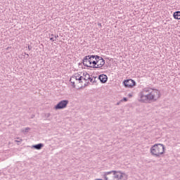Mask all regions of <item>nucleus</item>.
Returning <instances> with one entry per match:
<instances>
[{
	"instance_id": "23",
	"label": "nucleus",
	"mask_w": 180,
	"mask_h": 180,
	"mask_svg": "<svg viewBox=\"0 0 180 180\" xmlns=\"http://www.w3.org/2000/svg\"><path fill=\"white\" fill-rule=\"evenodd\" d=\"M28 49L32 50V47L30 46H28Z\"/></svg>"
},
{
	"instance_id": "17",
	"label": "nucleus",
	"mask_w": 180,
	"mask_h": 180,
	"mask_svg": "<svg viewBox=\"0 0 180 180\" xmlns=\"http://www.w3.org/2000/svg\"><path fill=\"white\" fill-rule=\"evenodd\" d=\"M17 139H18V140H15V143H22V139H19V138H17Z\"/></svg>"
},
{
	"instance_id": "1",
	"label": "nucleus",
	"mask_w": 180,
	"mask_h": 180,
	"mask_svg": "<svg viewBox=\"0 0 180 180\" xmlns=\"http://www.w3.org/2000/svg\"><path fill=\"white\" fill-rule=\"evenodd\" d=\"M160 98H161V92L152 88H145L139 94V101L141 103L157 102Z\"/></svg>"
},
{
	"instance_id": "14",
	"label": "nucleus",
	"mask_w": 180,
	"mask_h": 180,
	"mask_svg": "<svg viewBox=\"0 0 180 180\" xmlns=\"http://www.w3.org/2000/svg\"><path fill=\"white\" fill-rule=\"evenodd\" d=\"M173 17L174 19H177V20H180V11H176L173 14Z\"/></svg>"
},
{
	"instance_id": "15",
	"label": "nucleus",
	"mask_w": 180,
	"mask_h": 180,
	"mask_svg": "<svg viewBox=\"0 0 180 180\" xmlns=\"http://www.w3.org/2000/svg\"><path fill=\"white\" fill-rule=\"evenodd\" d=\"M54 34H51V37H50V40H51V41H56V39L54 38Z\"/></svg>"
},
{
	"instance_id": "12",
	"label": "nucleus",
	"mask_w": 180,
	"mask_h": 180,
	"mask_svg": "<svg viewBox=\"0 0 180 180\" xmlns=\"http://www.w3.org/2000/svg\"><path fill=\"white\" fill-rule=\"evenodd\" d=\"M73 75L76 77V79L78 84H81V82H82V79L84 78V77L81 76V75H79V73H75Z\"/></svg>"
},
{
	"instance_id": "6",
	"label": "nucleus",
	"mask_w": 180,
	"mask_h": 180,
	"mask_svg": "<svg viewBox=\"0 0 180 180\" xmlns=\"http://www.w3.org/2000/svg\"><path fill=\"white\" fill-rule=\"evenodd\" d=\"M70 101H68V100L60 101L56 105H55V109L56 110L60 109H65V108H67V105H68Z\"/></svg>"
},
{
	"instance_id": "5",
	"label": "nucleus",
	"mask_w": 180,
	"mask_h": 180,
	"mask_svg": "<svg viewBox=\"0 0 180 180\" xmlns=\"http://www.w3.org/2000/svg\"><path fill=\"white\" fill-rule=\"evenodd\" d=\"M95 63H96V68H102V67L105 65V60H103V58L99 56H96Z\"/></svg>"
},
{
	"instance_id": "3",
	"label": "nucleus",
	"mask_w": 180,
	"mask_h": 180,
	"mask_svg": "<svg viewBox=\"0 0 180 180\" xmlns=\"http://www.w3.org/2000/svg\"><path fill=\"white\" fill-rule=\"evenodd\" d=\"M96 56L91 55L86 56L83 59V64L85 67H89L90 68H96V62H95V58Z\"/></svg>"
},
{
	"instance_id": "20",
	"label": "nucleus",
	"mask_w": 180,
	"mask_h": 180,
	"mask_svg": "<svg viewBox=\"0 0 180 180\" xmlns=\"http://www.w3.org/2000/svg\"><path fill=\"white\" fill-rule=\"evenodd\" d=\"M123 101H124V102H127V98H124Z\"/></svg>"
},
{
	"instance_id": "22",
	"label": "nucleus",
	"mask_w": 180,
	"mask_h": 180,
	"mask_svg": "<svg viewBox=\"0 0 180 180\" xmlns=\"http://www.w3.org/2000/svg\"><path fill=\"white\" fill-rule=\"evenodd\" d=\"M98 26H101H101H102V24H101V22H98Z\"/></svg>"
},
{
	"instance_id": "18",
	"label": "nucleus",
	"mask_w": 180,
	"mask_h": 180,
	"mask_svg": "<svg viewBox=\"0 0 180 180\" xmlns=\"http://www.w3.org/2000/svg\"><path fill=\"white\" fill-rule=\"evenodd\" d=\"M28 130H30V128L27 127V128H25V131H25V132H26V131H27Z\"/></svg>"
},
{
	"instance_id": "16",
	"label": "nucleus",
	"mask_w": 180,
	"mask_h": 180,
	"mask_svg": "<svg viewBox=\"0 0 180 180\" xmlns=\"http://www.w3.org/2000/svg\"><path fill=\"white\" fill-rule=\"evenodd\" d=\"M45 116L47 119H49V117H50V116H51V114L50 112H48V113L45 114Z\"/></svg>"
},
{
	"instance_id": "2",
	"label": "nucleus",
	"mask_w": 180,
	"mask_h": 180,
	"mask_svg": "<svg viewBox=\"0 0 180 180\" xmlns=\"http://www.w3.org/2000/svg\"><path fill=\"white\" fill-rule=\"evenodd\" d=\"M165 153V146L164 144L158 143L155 144L153 146L150 148V154L154 157L160 158L162 154Z\"/></svg>"
},
{
	"instance_id": "4",
	"label": "nucleus",
	"mask_w": 180,
	"mask_h": 180,
	"mask_svg": "<svg viewBox=\"0 0 180 180\" xmlns=\"http://www.w3.org/2000/svg\"><path fill=\"white\" fill-rule=\"evenodd\" d=\"M114 174V179L117 180H127V175L124 173H122L120 171H115L113 172Z\"/></svg>"
},
{
	"instance_id": "13",
	"label": "nucleus",
	"mask_w": 180,
	"mask_h": 180,
	"mask_svg": "<svg viewBox=\"0 0 180 180\" xmlns=\"http://www.w3.org/2000/svg\"><path fill=\"white\" fill-rule=\"evenodd\" d=\"M43 147H44V144H43V143H38L37 145L32 146V148H35V150H41V148H43Z\"/></svg>"
},
{
	"instance_id": "25",
	"label": "nucleus",
	"mask_w": 180,
	"mask_h": 180,
	"mask_svg": "<svg viewBox=\"0 0 180 180\" xmlns=\"http://www.w3.org/2000/svg\"><path fill=\"white\" fill-rule=\"evenodd\" d=\"M27 57H29V54H27Z\"/></svg>"
},
{
	"instance_id": "21",
	"label": "nucleus",
	"mask_w": 180,
	"mask_h": 180,
	"mask_svg": "<svg viewBox=\"0 0 180 180\" xmlns=\"http://www.w3.org/2000/svg\"><path fill=\"white\" fill-rule=\"evenodd\" d=\"M57 37H58V35H55V36H54L55 40H56V39H57Z\"/></svg>"
},
{
	"instance_id": "24",
	"label": "nucleus",
	"mask_w": 180,
	"mask_h": 180,
	"mask_svg": "<svg viewBox=\"0 0 180 180\" xmlns=\"http://www.w3.org/2000/svg\"><path fill=\"white\" fill-rule=\"evenodd\" d=\"M9 49H11V48H10V47H8V48H7V50H9Z\"/></svg>"
},
{
	"instance_id": "8",
	"label": "nucleus",
	"mask_w": 180,
	"mask_h": 180,
	"mask_svg": "<svg viewBox=\"0 0 180 180\" xmlns=\"http://www.w3.org/2000/svg\"><path fill=\"white\" fill-rule=\"evenodd\" d=\"M125 88H133L136 86V82L133 79H127L123 82Z\"/></svg>"
},
{
	"instance_id": "7",
	"label": "nucleus",
	"mask_w": 180,
	"mask_h": 180,
	"mask_svg": "<svg viewBox=\"0 0 180 180\" xmlns=\"http://www.w3.org/2000/svg\"><path fill=\"white\" fill-rule=\"evenodd\" d=\"M115 170L110 172H105L103 174V178L105 180H115Z\"/></svg>"
},
{
	"instance_id": "19",
	"label": "nucleus",
	"mask_w": 180,
	"mask_h": 180,
	"mask_svg": "<svg viewBox=\"0 0 180 180\" xmlns=\"http://www.w3.org/2000/svg\"><path fill=\"white\" fill-rule=\"evenodd\" d=\"M91 82H96V77H95Z\"/></svg>"
},
{
	"instance_id": "11",
	"label": "nucleus",
	"mask_w": 180,
	"mask_h": 180,
	"mask_svg": "<svg viewBox=\"0 0 180 180\" xmlns=\"http://www.w3.org/2000/svg\"><path fill=\"white\" fill-rule=\"evenodd\" d=\"M83 75L84 77L82 78V81H88V79H89L90 82L94 81V79L91 78V76L86 72H84Z\"/></svg>"
},
{
	"instance_id": "10",
	"label": "nucleus",
	"mask_w": 180,
	"mask_h": 180,
	"mask_svg": "<svg viewBox=\"0 0 180 180\" xmlns=\"http://www.w3.org/2000/svg\"><path fill=\"white\" fill-rule=\"evenodd\" d=\"M70 82L72 84V86H73V88H75V84H78V82L77 81V76H75L73 75L70 77Z\"/></svg>"
},
{
	"instance_id": "9",
	"label": "nucleus",
	"mask_w": 180,
	"mask_h": 180,
	"mask_svg": "<svg viewBox=\"0 0 180 180\" xmlns=\"http://www.w3.org/2000/svg\"><path fill=\"white\" fill-rule=\"evenodd\" d=\"M98 79H99L102 84H105L108 82V76L106 75H100Z\"/></svg>"
}]
</instances>
